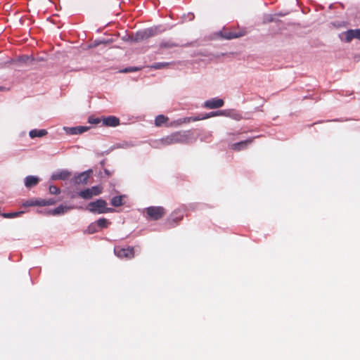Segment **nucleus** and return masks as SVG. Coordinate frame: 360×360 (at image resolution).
Instances as JSON below:
<instances>
[{"mask_svg": "<svg viewBox=\"0 0 360 360\" xmlns=\"http://www.w3.org/2000/svg\"><path fill=\"white\" fill-rule=\"evenodd\" d=\"M192 139L193 134L191 131H176L161 139L160 143L162 146H167L176 143H188L192 142Z\"/></svg>", "mask_w": 360, "mask_h": 360, "instance_id": "obj_1", "label": "nucleus"}, {"mask_svg": "<svg viewBox=\"0 0 360 360\" xmlns=\"http://www.w3.org/2000/svg\"><path fill=\"white\" fill-rule=\"evenodd\" d=\"M107 202L103 199H98L94 202H91L88 205L87 210L92 213H106L112 212L115 210L113 208L107 207Z\"/></svg>", "mask_w": 360, "mask_h": 360, "instance_id": "obj_2", "label": "nucleus"}, {"mask_svg": "<svg viewBox=\"0 0 360 360\" xmlns=\"http://www.w3.org/2000/svg\"><path fill=\"white\" fill-rule=\"evenodd\" d=\"M156 34V29L153 28H148L143 30H141L137 32L134 37H132L131 39H133L134 42H140L143 40H146L153 36H154Z\"/></svg>", "mask_w": 360, "mask_h": 360, "instance_id": "obj_3", "label": "nucleus"}, {"mask_svg": "<svg viewBox=\"0 0 360 360\" xmlns=\"http://www.w3.org/2000/svg\"><path fill=\"white\" fill-rule=\"evenodd\" d=\"M114 251L115 255L120 258L131 259L134 256V248L130 247L127 248L116 247Z\"/></svg>", "mask_w": 360, "mask_h": 360, "instance_id": "obj_4", "label": "nucleus"}, {"mask_svg": "<svg viewBox=\"0 0 360 360\" xmlns=\"http://www.w3.org/2000/svg\"><path fill=\"white\" fill-rule=\"evenodd\" d=\"M146 213L153 219L158 220L164 216L165 212L162 207H150L146 209Z\"/></svg>", "mask_w": 360, "mask_h": 360, "instance_id": "obj_5", "label": "nucleus"}, {"mask_svg": "<svg viewBox=\"0 0 360 360\" xmlns=\"http://www.w3.org/2000/svg\"><path fill=\"white\" fill-rule=\"evenodd\" d=\"M256 137L249 138L247 140L242 141L238 143H232L229 146L231 150L234 151H240L246 149L250 144H251Z\"/></svg>", "mask_w": 360, "mask_h": 360, "instance_id": "obj_6", "label": "nucleus"}, {"mask_svg": "<svg viewBox=\"0 0 360 360\" xmlns=\"http://www.w3.org/2000/svg\"><path fill=\"white\" fill-rule=\"evenodd\" d=\"M93 171L89 169L75 176L71 181L75 184H86Z\"/></svg>", "mask_w": 360, "mask_h": 360, "instance_id": "obj_7", "label": "nucleus"}, {"mask_svg": "<svg viewBox=\"0 0 360 360\" xmlns=\"http://www.w3.org/2000/svg\"><path fill=\"white\" fill-rule=\"evenodd\" d=\"M219 34L220 36L224 39H232L244 36L245 34V32L242 30L236 32L229 31L226 29H223L221 31H220Z\"/></svg>", "mask_w": 360, "mask_h": 360, "instance_id": "obj_8", "label": "nucleus"}, {"mask_svg": "<svg viewBox=\"0 0 360 360\" xmlns=\"http://www.w3.org/2000/svg\"><path fill=\"white\" fill-rule=\"evenodd\" d=\"M224 105V101L219 98H213L209 101H207L205 103V106L210 109L218 108Z\"/></svg>", "mask_w": 360, "mask_h": 360, "instance_id": "obj_9", "label": "nucleus"}, {"mask_svg": "<svg viewBox=\"0 0 360 360\" xmlns=\"http://www.w3.org/2000/svg\"><path fill=\"white\" fill-rule=\"evenodd\" d=\"M65 131L70 134H81L89 129L87 127L78 126L75 127H64Z\"/></svg>", "mask_w": 360, "mask_h": 360, "instance_id": "obj_10", "label": "nucleus"}, {"mask_svg": "<svg viewBox=\"0 0 360 360\" xmlns=\"http://www.w3.org/2000/svg\"><path fill=\"white\" fill-rule=\"evenodd\" d=\"M71 172L68 170H62L58 172H56L52 174L51 179L52 180H65L68 179L71 176Z\"/></svg>", "mask_w": 360, "mask_h": 360, "instance_id": "obj_11", "label": "nucleus"}, {"mask_svg": "<svg viewBox=\"0 0 360 360\" xmlns=\"http://www.w3.org/2000/svg\"><path fill=\"white\" fill-rule=\"evenodd\" d=\"M344 34L345 35V41L349 42L354 38H360V30H349Z\"/></svg>", "mask_w": 360, "mask_h": 360, "instance_id": "obj_12", "label": "nucleus"}, {"mask_svg": "<svg viewBox=\"0 0 360 360\" xmlns=\"http://www.w3.org/2000/svg\"><path fill=\"white\" fill-rule=\"evenodd\" d=\"M103 124L108 127H116L120 124V120L114 116H109L103 120Z\"/></svg>", "mask_w": 360, "mask_h": 360, "instance_id": "obj_13", "label": "nucleus"}, {"mask_svg": "<svg viewBox=\"0 0 360 360\" xmlns=\"http://www.w3.org/2000/svg\"><path fill=\"white\" fill-rule=\"evenodd\" d=\"M39 182V178L35 176H27L25 179V185L27 188L35 186Z\"/></svg>", "mask_w": 360, "mask_h": 360, "instance_id": "obj_14", "label": "nucleus"}, {"mask_svg": "<svg viewBox=\"0 0 360 360\" xmlns=\"http://www.w3.org/2000/svg\"><path fill=\"white\" fill-rule=\"evenodd\" d=\"M71 208L68 206L60 205L58 207L49 210L47 213L52 215L63 214L70 210Z\"/></svg>", "mask_w": 360, "mask_h": 360, "instance_id": "obj_15", "label": "nucleus"}, {"mask_svg": "<svg viewBox=\"0 0 360 360\" xmlns=\"http://www.w3.org/2000/svg\"><path fill=\"white\" fill-rule=\"evenodd\" d=\"M29 134L32 139H34L36 137H42L47 134V131L46 129H32L30 131Z\"/></svg>", "mask_w": 360, "mask_h": 360, "instance_id": "obj_16", "label": "nucleus"}, {"mask_svg": "<svg viewBox=\"0 0 360 360\" xmlns=\"http://www.w3.org/2000/svg\"><path fill=\"white\" fill-rule=\"evenodd\" d=\"M198 120H201L200 115H198L195 117H189L181 118V119L178 120L176 121V122L178 124H181L184 123H188L191 121L195 122V121H198Z\"/></svg>", "mask_w": 360, "mask_h": 360, "instance_id": "obj_17", "label": "nucleus"}, {"mask_svg": "<svg viewBox=\"0 0 360 360\" xmlns=\"http://www.w3.org/2000/svg\"><path fill=\"white\" fill-rule=\"evenodd\" d=\"M42 199H31L23 202L24 207L28 206H42Z\"/></svg>", "mask_w": 360, "mask_h": 360, "instance_id": "obj_18", "label": "nucleus"}, {"mask_svg": "<svg viewBox=\"0 0 360 360\" xmlns=\"http://www.w3.org/2000/svg\"><path fill=\"white\" fill-rule=\"evenodd\" d=\"M78 196L85 200H89L94 197L89 188L79 191L78 193Z\"/></svg>", "mask_w": 360, "mask_h": 360, "instance_id": "obj_19", "label": "nucleus"}, {"mask_svg": "<svg viewBox=\"0 0 360 360\" xmlns=\"http://www.w3.org/2000/svg\"><path fill=\"white\" fill-rule=\"evenodd\" d=\"M179 45L176 44L170 40L169 41H163L160 44V49H172L174 47H177Z\"/></svg>", "mask_w": 360, "mask_h": 360, "instance_id": "obj_20", "label": "nucleus"}, {"mask_svg": "<svg viewBox=\"0 0 360 360\" xmlns=\"http://www.w3.org/2000/svg\"><path fill=\"white\" fill-rule=\"evenodd\" d=\"M168 120V118L163 115H160L156 117L155 124L156 126H161Z\"/></svg>", "mask_w": 360, "mask_h": 360, "instance_id": "obj_21", "label": "nucleus"}, {"mask_svg": "<svg viewBox=\"0 0 360 360\" xmlns=\"http://www.w3.org/2000/svg\"><path fill=\"white\" fill-rule=\"evenodd\" d=\"M111 204L114 207H119L122 205V196H115L112 198Z\"/></svg>", "mask_w": 360, "mask_h": 360, "instance_id": "obj_22", "label": "nucleus"}, {"mask_svg": "<svg viewBox=\"0 0 360 360\" xmlns=\"http://www.w3.org/2000/svg\"><path fill=\"white\" fill-rule=\"evenodd\" d=\"M110 224V222L108 221L106 219L101 218L96 221V225L97 226L103 229L106 228Z\"/></svg>", "mask_w": 360, "mask_h": 360, "instance_id": "obj_23", "label": "nucleus"}, {"mask_svg": "<svg viewBox=\"0 0 360 360\" xmlns=\"http://www.w3.org/2000/svg\"><path fill=\"white\" fill-rule=\"evenodd\" d=\"M97 225L95 223L91 224L84 231L85 233L92 234L98 231Z\"/></svg>", "mask_w": 360, "mask_h": 360, "instance_id": "obj_24", "label": "nucleus"}, {"mask_svg": "<svg viewBox=\"0 0 360 360\" xmlns=\"http://www.w3.org/2000/svg\"><path fill=\"white\" fill-rule=\"evenodd\" d=\"M92 193L93 196H96L102 193V187L100 186H95L89 188Z\"/></svg>", "mask_w": 360, "mask_h": 360, "instance_id": "obj_25", "label": "nucleus"}, {"mask_svg": "<svg viewBox=\"0 0 360 360\" xmlns=\"http://www.w3.org/2000/svg\"><path fill=\"white\" fill-rule=\"evenodd\" d=\"M58 201V200H55L53 198H50L49 200H43V199L41 200L42 206L53 205L56 204V202Z\"/></svg>", "mask_w": 360, "mask_h": 360, "instance_id": "obj_26", "label": "nucleus"}, {"mask_svg": "<svg viewBox=\"0 0 360 360\" xmlns=\"http://www.w3.org/2000/svg\"><path fill=\"white\" fill-rule=\"evenodd\" d=\"M23 212H11V213H4L2 214V216L5 218H13L20 216Z\"/></svg>", "mask_w": 360, "mask_h": 360, "instance_id": "obj_27", "label": "nucleus"}, {"mask_svg": "<svg viewBox=\"0 0 360 360\" xmlns=\"http://www.w3.org/2000/svg\"><path fill=\"white\" fill-rule=\"evenodd\" d=\"M169 65L168 63H157L150 66L154 69H162L167 67Z\"/></svg>", "mask_w": 360, "mask_h": 360, "instance_id": "obj_28", "label": "nucleus"}, {"mask_svg": "<svg viewBox=\"0 0 360 360\" xmlns=\"http://www.w3.org/2000/svg\"><path fill=\"white\" fill-rule=\"evenodd\" d=\"M49 191V193L53 195H57L60 193V189L56 186H50Z\"/></svg>", "mask_w": 360, "mask_h": 360, "instance_id": "obj_29", "label": "nucleus"}, {"mask_svg": "<svg viewBox=\"0 0 360 360\" xmlns=\"http://www.w3.org/2000/svg\"><path fill=\"white\" fill-rule=\"evenodd\" d=\"M30 60L33 61L34 58L32 57H30L29 56H26V55L21 56L18 58V61L22 62V63H27Z\"/></svg>", "mask_w": 360, "mask_h": 360, "instance_id": "obj_30", "label": "nucleus"}, {"mask_svg": "<svg viewBox=\"0 0 360 360\" xmlns=\"http://www.w3.org/2000/svg\"><path fill=\"white\" fill-rule=\"evenodd\" d=\"M108 43H109L108 41H94L93 43H91L89 45V47L90 48H95V47L99 46L101 44H108Z\"/></svg>", "mask_w": 360, "mask_h": 360, "instance_id": "obj_31", "label": "nucleus"}, {"mask_svg": "<svg viewBox=\"0 0 360 360\" xmlns=\"http://www.w3.org/2000/svg\"><path fill=\"white\" fill-rule=\"evenodd\" d=\"M217 112H211L210 113H207L205 114V115H200V117H201V120H204V119H207V118H209V117H213V116H215L217 115Z\"/></svg>", "mask_w": 360, "mask_h": 360, "instance_id": "obj_32", "label": "nucleus"}, {"mask_svg": "<svg viewBox=\"0 0 360 360\" xmlns=\"http://www.w3.org/2000/svg\"><path fill=\"white\" fill-rule=\"evenodd\" d=\"M100 122H101V120L98 117H90L89 118V122L91 124H98V123H100Z\"/></svg>", "mask_w": 360, "mask_h": 360, "instance_id": "obj_33", "label": "nucleus"}, {"mask_svg": "<svg viewBox=\"0 0 360 360\" xmlns=\"http://www.w3.org/2000/svg\"><path fill=\"white\" fill-rule=\"evenodd\" d=\"M139 70H140V68H125L122 72H132V71H137Z\"/></svg>", "mask_w": 360, "mask_h": 360, "instance_id": "obj_34", "label": "nucleus"}, {"mask_svg": "<svg viewBox=\"0 0 360 360\" xmlns=\"http://www.w3.org/2000/svg\"><path fill=\"white\" fill-rule=\"evenodd\" d=\"M132 37H134V34H127L125 37H123V39L124 41H133V39H131Z\"/></svg>", "mask_w": 360, "mask_h": 360, "instance_id": "obj_35", "label": "nucleus"}, {"mask_svg": "<svg viewBox=\"0 0 360 360\" xmlns=\"http://www.w3.org/2000/svg\"><path fill=\"white\" fill-rule=\"evenodd\" d=\"M274 20V18L271 15L266 16L265 18H264V22H272Z\"/></svg>", "mask_w": 360, "mask_h": 360, "instance_id": "obj_36", "label": "nucleus"}, {"mask_svg": "<svg viewBox=\"0 0 360 360\" xmlns=\"http://www.w3.org/2000/svg\"><path fill=\"white\" fill-rule=\"evenodd\" d=\"M216 112L217 113V115H226V116L229 115V113L224 110H219Z\"/></svg>", "mask_w": 360, "mask_h": 360, "instance_id": "obj_37", "label": "nucleus"}, {"mask_svg": "<svg viewBox=\"0 0 360 360\" xmlns=\"http://www.w3.org/2000/svg\"><path fill=\"white\" fill-rule=\"evenodd\" d=\"M104 172L108 176H110L111 175L110 172L109 170H108L107 169H104Z\"/></svg>", "mask_w": 360, "mask_h": 360, "instance_id": "obj_38", "label": "nucleus"}, {"mask_svg": "<svg viewBox=\"0 0 360 360\" xmlns=\"http://www.w3.org/2000/svg\"><path fill=\"white\" fill-rule=\"evenodd\" d=\"M185 46H193V42H190L184 45Z\"/></svg>", "mask_w": 360, "mask_h": 360, "instance_id": "obj_39", "label": "nucleus"}, {"mask_svg": "<svg viewBox=\"0 0 360 360\" xmlns=\"http://www.w3.org/2000/svg\"><path fill=\"white\" fill-rule=\"evenodd\" d=\"M179 220H181V218H176V219H173V220H172V221H174V222H175L176 224H177V223H178V221H179Z\"/></svg>", "mask_w": 360, "mask_h": 360, "instance_id": "obj_40", "label": "nucleus"}, {"mask_svg": "<svg viewBox=\"0 0 360 360\" xmlns=\"http://www.w3.org/2000/svg\"><path fill=\"white\" fill-rule=\"evenodd\" d=\"M198 55L204 56H207V54H205V53H199Z\"/></svg>", "mask_w": 360, "mask_h": 360, "instance_id": "obj_41", "label": "nucleus"}, {"mask_svg": "<svg viewBox=\"0 0 360 360\" xmlns=\"http://www.w3.org/2000/svg\"><path fill=\"white\" fill-rule=\"evenodd\" d=\"M355 58H356V59H357V61H359V60H360V56H356V57H355Z\"/></svg>", "mask_w": 360, "mask_h": 360, "instance_id": "obj_42", "label": "nucleus"}, {"mask_svg": "<svg viewBox=\"0 0 360 360\" xmlns=\"http://www.w3.org/2000/svg\"><path fill=\"white\" fill-rule=\"evenodd\" d=\"M104 163H105V160H103V161H101V165H104Z\"/></svg>", "mask_w": 360, "mask_h": 360, "instance_id": "obj_43", "label": "nucleus"}, {"mask_svg": "<svg viewBox=\"0 0 360 360\" xmlns=\"http://www.w3.org/2000/svg\"><path fill=\"white\" fill-rule=\"evenodd\" d=\"M3 89H4V88L2 86H0V91H2Z\"/></svg>", "mask_w": 360, "mask_h": 360, "instance_id": "obj_44", "label": "nucleus"}]
</instances>
